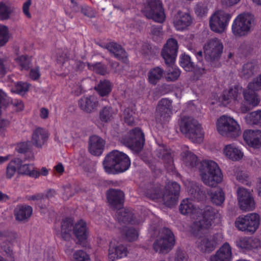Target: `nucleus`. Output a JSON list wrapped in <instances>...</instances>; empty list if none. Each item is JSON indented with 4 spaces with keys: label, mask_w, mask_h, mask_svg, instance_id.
I'll use <instances>...</instances> for the list:
<instances>
[{
    "label": "nucleus",
    "mask_w": 261,
    "mask_h": 261,
    "mask_svg": "<svg viewBox=\"0 0 261 261\" xmlns=\"http://www.w3.org/2000/svg\"><path fill=\"white\" fill-rule=\"evenodd\" d=\"M107 48L119 60H121L125 63L127 62L126 53L120 45L115 42H111L107 44Z\"/></svg>",
    "instance_id": "33"
},
{
    "label": "nucleus",
    "mask_w": 261,
    "mask_h": 261,
    "mask_svg": "<svg viewBox=\"0 0 261 261\" xmlns=\"http://www.w3.org/2000/svg\"><path fill=\"white\" fill-rule=\"evenodd\" d=\"M205 59L213 62L219 58L223 49V45L220 40L214 38L210 39L203 47Z\"/></svg>",
    "instance_id": "16"
},
{
    "label": "nucleus",
    "mask_w": 261,
    "mask_h": 261,
    "mask_svg": "<svg viewBox=\"0 0 261 261\" xmlns=\"http://www.w3.org/2000/svg\"><path fill=\"white\" fill-rule=\"evenodd\" d=\"M156 121L165 123L169 121L173 114L172 101L168 98H163L159 102L157 108Z\"/></svg>",
    "instance_id": "17"
},
{
    "label": "nucleus",
    "mask_w": 261,
    "mask_h": 261,
    "mask_svg": "<svg viewBox=\"0 0 261 261\" xmlns=\"http://www.w3.org/2000/svg\"><path fill=\"white\" fill-rule=\"evenodd\" d=\"M232 15L223 10L216 11L210 17V27L212 31L222 33L226 30Z\"/></svg>",
    "instance_id": "13"
},
{
    "label": "nucleus",
    "mask_w": 261,
    "mask_h": 261,
    "mask_svg": "<svg viewBox=\"0 0 261 261\" xmlns=\"http://www.w3.org/2000/svg\"><path fill=\"white\" fill-rule=\"evenodd\" d=\"M14 10L15 8L9 3L0 2V20L3 21L9 19Z\"/></svg>",
    "instance_id": "37"
},
{
    "label": "nucleus",
    "mask_w": 261,
    "mask_h": 261,
    "mask_svg": "<svg viewBox=\"0 0 261 261\" xmlns=\"http://www.w3.org/2000/svg\"><path fill=\"white\" fill-rule=\"evenodd\" d=\"M105 141L96 135H93L89 138V150L94 155H100L103 151Z\"/></svg>",
    "instance_id": "20"
},
{
    "label": "nucleus",
    "mask_w": 261,
    "mask_h": 261,
    "mask_svg": "<svg viewBox=\"0 0 261 261\" xmlns=\"http://www.w3.org/2000/svg\"><path fill=\"white\" fill-rule=\"evenodd\" d=\"M254 24V17L248 13L239 15L233 20L232 32L236 36L241 37L248 34Z\"/></svg>",
    "instance_id": "7"
},
{
    "label": "nucleus",
    "mask_w": 261,
    "mask_h": 261,
    "mask_svg": "<svg viewBox=\"0 0 261 261\" xmlns=\"http://www.w3.org/2000/svg\"><path fill=\"white\" fill-rule=\"evenodd\" d=\"M164 74V70L159 67L153 68L150 70L148 73L149 82L153 85H155L161 79Z\"/></svg>",
    "instance_id": "42"
},
{
    "label": "nucleus",
    "mask_w": 261,
    "mask_h": 261,
    "mask_svg": "<svg viewBox=\"0 0 261 261\" xmlns=\"http://www.w3.org/2000/svg\"><path fill=\"white\" fill-rule=\"evenodd\" d=\"M223 152L227 158L233 161H239L244 156L242 150L234 144L225 145L223 149Z\"/></svg>",
    "instance_id": "24"
},
{
    "label": "nucleus",
    "mask_w": 261,
    "mask_h": 261,
    "mask_svg": "<svg viewBox=\"0 0 261 261\" xmlns=\"http://www.w3.org/2000/svg\"><path fill=\"white\" fill-rule=\"evenodd\" d=\"M142 12L146 17L158 22L162 23L165 19V14L159 0H148Z\"/></svg>",
    "instance_id": "14"
},
{
    "label": "nucleus",
    "mask_w": 261,
    "mask_h": 261,
    "mask_svg": "<svg viewBox=\"0 0 261 261\" xmlns=\"http://www.w3.org/2000/svg\"><path fill=\"white\" fill-rule=\"evenodd\" d=\"M216 129L221 136L236 138L241 134V126L233 117L223 115L217 120Z\"/></svg>",
    "instance_id": "6"
},
{
    "label": "nucleus",
    "mask_w": 261,
    "mask_h": 261,
    "mask_svg": "<svg viewBox=\"0 0 261 261\" xmlns=\"http://www.w3.org/2000/svg\"><path fill=\"white\" fill-rule=\"evenodd\" d=\"M237 194L238 203L240 208L244 211L253 210L255 202L250 193L244 188H239L238 189Z\"/></svg>",
    "instance_id": "19"
},
{
    "label": "nucleus",
    "mask_w": 261,
    "mask_h": 261,
    "mask_svg": "<svg viewBox=\"0 0 261 261\" xmlns=\"http://www.w3.org/2000/svg\"><path fill=\"white\" fill-rule=\"evenodd\" d=\"M12 69L10 62L6 58L0 56V77L4 76Z\"/></svg>",
    "instance_id": "53"
},
{
    "label": "nucleus",
    "mask_w": 261,
    "mask_h": 261,
    "mask_svg": "<svg viewBox=\"0 0 261 261\" xmlns=\"http://www.w3.org/2000/svg\"><path fill=\"white\" fill-rule=\"evenodd\" d=\"M30 144L29 141L20 143L17 145L16 149L19 153L25 152L29 148Z\"/></svg>",
    "instance_id": "64"
},
{
    "label": "nucleus",
    "mask_w": 261,
    "mask_h": 261,
    "mask_svg": "<svg viewBox=\"0 0 261 261\" xmlns=\"http://www.w3.org/2000/svg\"><path fill=\"white\" fill-rule=\"evenodd\" d=\"M256 90H249L247 89L243 91V95L245 102L253 107L258 105L260 99L258 95L255 92Z\"/></svg>",
    "instance_id": "38"
},
{
    "label": "nucleus",
    "mask_w": 261,
    "mask_h": 261,
    "mask_svg": "<svg viewBox=\"0 0 261 261\" xmlns=\"http://www.w3.org/2000/svg\"><path fill=\"white\" fill-rule=\"evenodd\" d=\"M126 248L123 245L116 246L113 242L110 243L109 249V258L110 260L114 261L117 258L126 256Z\"/></svg>",
    "instance_id": "28"
},
{
    "label": "nucleus",
    "mask_w": 261,
    "mask_h": 261,
    "mask_svg": "<svg viewBox=\"0 0 261 261\" xmlns=\"http://www.w3.org/2000/svg\"><path fill=\"white\" fill-rule=\"evenodd\" d=\"M232 252L230 245L226 242L218 250L215 255L211 256V261H231Z\"/></svg>",
    "instance_id": "23"
},
{
    "label": "nucleus",
    "mask_w": 261,
    "mask_h": 261,
    "mask_svg": "<svg viewBox=\"0 0 261 261\" xmlns=\"http://www.w3.org/2000/svg\"><path fill=\"white\" fill-rule=\"evenodd\" d=\"M29 87L30 85L28 83L19 82L15 83L14 87L11 89V91L23 95L28 91Z\"/></svg>",
    "instance_id": "51"
},
{
    "label": "nucleus",
    "mask_w": 261,
    "mask_h": 261,
    "mask_svg": "<svg viewBox=\"0 0 261 261\" xmlns=\"http://www.w3.org/2000/svg\"><path fill=\"white\" fill-rule=\"evenodd\" d=\"M48 138V132L42 128H36L32 136V143L38 148H41L46 142Z\"/></svg>",
    "instance_id": "26"
},
{
    "label": "nucleus",
    "mask_w": 261,
    "mask_h": 261,
    "mask_svg": "<svg viewBox=\"0 0 261 261\" xmlns=\"http://www.w3.org/2000/svg\"><path fill=\"white\" fill-rule=\"evenodd\" d=\"M122 234L124 235L128 241L136 240L138 236V232L135 228L125 227L123 229Z\"/></svg>",
    "instance_id": "54"
},
{
    "label": "nucleus",
    "mask_w": 261,
    "mask_h": 261,
    "mask_svg": "<svg viewBox=\"0 0 261 261\" xmlns=\"http://www.w3.org/2000/svg\"><path fill=\"white\" fill-rule=\"evenodd\" d=\"M245 121L250 125L261 126V111H254L247 114L245 117Z\"/></svg>",
    "instance_id": "46"
},
{
    "label": "nucleus",
    "mask_w": 261,
    "mask_h": 261,
    "mask_svg": "<svg viewBox=\"0 0 261 261\" xmlns=\"http://www.w3.org/2000/svg\"><path fill=\"white\" fill-rule=\"evenodd\" d=\"M95 90L100 96L107 95L112 90V84L107 80L100 81L98 85L95 87Z\"/></svg>",
    "instance_id": "45"
},
{
    "label": "nucleus",
    "mask_w": 261,
    "mask_h": 261,
    "mask_svg": "<svg viewBox=\"0 0 261 261\" xmlns=\"http://www.w3.org/2000/svg\"><path fill=\"white\" fill-rule=\"evenodd\" d=\"M15 62L21 70H28L31 64V58L24 55L19 56L15 59Z\"/></svg>",
    "instance_id": "47"
},
{
    "label": "nucleus",
    "mask_w": 261,
    "mask_h": 261,
    "mask_svg": "<svg viewBox=\"0 0 261 261\" xmlns=\"http://www.w3.org/2000/svg\"><path fill=\"white\" fill-rule=\"evenodd\" d=\"M231 173L237 179H246L249 178V173L246 171H242L239 167H235Z\"/></svg>",
    "instance_id": "61"
},
{
    "label": "nucleus",
    "mask_w": 261,
    "mask_h": 261,
    "mask_svg": "<svg viewBox=\"0 0 261 261\" xmlns=\"http://www.w3.org/2000/svg\"><path fill=\"white\" fill-rule=\"evenodd\" d=\"M10 38L9 30L7 27L0 25V47L5 45Z\"/></svg>",
    "instance_id": "55"
},
{
    "label": "nucleus",
    "mask_w": 261,
    "mask_h": 261,
    "mask_svg": "<svg viewBox=\"0 0 261 261\" xmlns=\"http://www.w3.org/2000/svg\"><path fill=\"white\" fill-rule=\"evenodd\" d=\"M218 244L216 237L213 236L201 238L198 246L202 252L210 253L216 248Z\"/></svg>",
    "instance_id": "29"
},
{
    "label": "nucleus",
    "mask_w": 261,
    "mask_h": 261,
    "mask_svg": "<svg viewBox=\"0 0 261 261\" xmlns=\"http://www.w3.org/2000/svg\"><path fill=\"white\" fill-rule=\"evenodd\" d=\"M117 112L110 107H105L99 112V118L102 122H110L114 118Z\"/></svg>",
    "instance_id": "41"
},
{
    "label": "nucleus",
    "mask_w": 261,
    "mask_h": 261,
    "mask_svg": "<svg viewBox=\"0 0 261 261\" xmlns=\"http://www.w3.org/2000/svg\"><path fill=\"white\" fill-rule=\"evenodd\" d=\"M11 244L10 241H5L0 244L1 250L4 252L8 257L10 258L11 261H14L13 250L11 247Z\"/></svg>",
    "instance_id": "56"
},
{
    "label": "nucleus",
    "mask_w": 261,
    "mask_h": 261,
    "mask_svg": "<svg viewBox=\"0 0 261 261\" xmlns=\"http://www.w3.org/2000/svg\"><path fill=\"white\" fill-rule=\"evenodd\" d=\"M180 132L195 143L203 141L204 133L201 125L191 117L182 116L179 121Z\"/></svg>",
    "instance_id": "3"
},
{
    "label": "nucleus",
    "mask_w": 261,
    "mask_h": 261,
    "mask_svg": "<svg viewBox=\"0 0 261 261\" xmlns=\"http://www.w3.org/2000/svg\"><path fill=\"white\" fill-rule=\"evenodd\" d=\"M249 90H261V73L248 84Z\"/></svg>",
    "instance_id": "57"
},
{
    "label": "nucleus",
    "mask_w": 261,
    "mask_h": 261,
    "mask_svg": "<svg viewBox=\"0 0 261 261\" xmlns=\"http://www.w3.org/2000/svg\"><path fill=\"white\" fill-rule=\"evenodd\" d=\"M35 168L34 165L32 164H23L22 163L18 166L17 172L20 174L27 175L29 177L33 178L36 177V172H34Z\"/></svg>",
    "instance_id": "43"
},
{
    "label": "nucleus",
    "mask_w": 261,
    "mask_h": 261,
    "mask_svg": "<svg viewBox=\"0 0 261 261\" xmlns=\"http://www.w3.org/2000/svg\"><path fill=\"white\" fill-rule=\"evenodd\" d=\"M202 179H222L223 174L218 164L211 160H203L199 167Z\"/></svg>",
    "instance_id": "12"
},
{
    "label": "nucleus",
    "mask_w": 261,
    "mask_h": 261,
    "mask_svg": "<svg viewBox=\"0 0 261 261\" xmlns=\"http://www.w3.org/2000/svg\"><path fill=\"white\" fill-rule=\"evenodd\" d=\"M73 258L75 261H89L88 255L82 250L75 252L73 254Z\"/></svg>",
    "instance_id": "62"
},
{
    "label": "nucleus",
    "mask_w": 261,
    "mask_h": 261,
    "mask_svg": "<svg viewBox=\"0 0 261 261\" xmlns=\"http://www.w3.org/2000/svg\"><path fill=\"white\" fill-rule=\"evenodd\" d=\"M212 202L217 206H221L224 203L225 197V194L222 189L212 192L210 194Z\"/></svg>",
    "instance_id": "44"
},
{
    "label": "nucleus",
    "mask_w": 261,
    "mask_h": 261,
    "mask_svg": "<svg viewBox=\"0 0 261 261\" xmlns=\"http://www.w3.org/2000/svg\"><path fill=\"white\" fill-rule=\"evenodd\" d=\"M183 162L186 166L192 168L197 165V158L192 152L187 151L184 153Z\"/></svg>",
    "instance_id": "49"
},
{
    "label": "nucleus",
    "mask_w": 261,
    "mask_h": 261,
    "mask_svg": "<svg viewBox=\"0 0 261 261\" xmlns=\"http://www.w3.org/2000/svg\"><path fill=\"white\" fill-rule=\"evenodd\" d=\"M178 44L177 41L173 38L168 39L164 45L162 56L165 63L169 66L166 76L168 81H174L177 80L180 74L179 69L174 65L177 56Z\"/></svg>",
    "instance_id": "2"
},
{
    "label": "nucleus",
    "mask_w": 261,
    "mask_h": 261,
    "mask_svg": "<svg viewBox=\"0 0 261 261\" xmlns=\"http://www.w3.org/2000/svg\"><path fill=\"white\" fill-rule=\"evenodd\" d=\"M243 138L248 145L258 148L261 145V130H246L243 133Z\"/></svg>",
    "instance_id": "21"
},
{
    "label": "nucleus",
    "mask_w": 261,
    "mask_h": 261,
    "mask_svg": "<svg viewBox=\"0 0 261 261\" xmlns=\"http://www.w3.org/2000/svg\"><path fill=\"white\" fill-rule=\"evenodd\" d=\"M184 184L187 187L189 194L194 199L198 201H202L205 199L206 197L205 193L197 185L194 180H186Z\"/></svg>",
    "instance_id": "25"
},
{
    "label": "nucleus",
    "mask_w": 261,
    "mask_h": 261,
    "mask_svg": "<svg viewBox=\"0 0 261 261\" xmlns=\"http://www.w3.org/2000/svg\"><path fill=\"white\" fill-rule=\"evenodd\" d=\"M192 18L191 16L187 13L178 12L175 16L173 20V25L177 31H182L186 29L191 24Z\"/></svg>",
    "instance_id": "22"
},
{
    "label": "nucleus",
    "mask_w": 261,
    "mask_h": 261,
    "mask_svg": "<svg viewBox=\"0 0 261 261\" xmlns=\"http://www.w3.org/2000/svg\"><path fill=\"white\" fill-rule=\"evenodd\" d=\"M179 210L183 215H189L194 212L195 207L191 202L189 201L188 199H184L179 206Z\"/></svg>",
    "instance_id": "50"
},
{
    "label": "nucleus",
    "mask_w": 261,
    "mask_h": 261,
    "mask_svg": "<svg viewBox=\"0 0 261 261\" xmlns=\"http://www.w3.org/2000/svg\"><path fill=\"white\" fill-rule=\"evenodd\" d=\"M108 205L113 210H120L123 206L124 193L120 190L110 189L106 192Z\"/></svg>",
    "instance_id": "18"
},
{
    "label": "nucleus",
    "mask_w": 261,
    "mask_h": 261,
    "mask_svg": "<svg viewBox=\"0 0 261 261\" xmlns=\"http://www.w3.org/2000/svg\"><path fill=\"white\" fill-rule=\"evenodd\" d=\"M121 142L133 152L139 153L144 145V134L140 128L136 127L130 130L127 136L123 137Z\"/></svg>",
    "instance_id": "8"
},
{
    "label": "nucleus",
    "mask_w": 261,
    "mask_h": 261,
    "mask_svg": "<svg viewBox=\"0 0 261 261\" xmlns=\"http://www.w3.org/2000/svg\"><path fill=\"white\" fill-rule=\"evenodd\" d=\"M21 163V160L19 159H15L12 160L8 165L6 169V175L9 178H11L15 175L16 168Z\"/></svg>",
    "instance_id": "48"
},
{
    "label": "nucleus",
    "mask_w": 261,
    "mask_h": 261,
    "mask_svg": "<svg viewBox=\"0 0 261 261\" xmlns=\"http://www.w3.org/2000/svg\"><path fill=\"white\" fill-rule=\"evenodd\" d=\"M33 209L31 206L18 205L14 209V216L17 221L27 222L32 214Z\"/></svg>",
    "instance_id": "27"
},
{
    "label": "nucleus",
    "mask_w": 261,
    "mask_h": 261,
    "mask_svg": "<svg viewBox=\"0 0 261 261\" xmlns=\"http://www.w3.org/2000/svg\"><path fill=\"white\" fill-rule=\"evenodd\" d=\"M117 220L120 224H135L134 214L128 209L120 210L117 213Z\"/></svg>",
    "instance_id": "35"
},
{
    "label": "nucleus",
    "mask_w": 261,
    "mask_h": 261,
    "mask_svg": "<svg viewBox=\"0 0 261 261\" xmlns=\"http://www.w3.org/2000/svg\"><path fill=\"white\" fill-rule=\"evenodd\" d=\"M208 12V8L205 4L199 3L195 8V12L199 17H202L206 15Z\"/></svg>",
    "instance_id": "59"
},
{
    "label": "nucleus",
    "mask_w": 261,
    "mask_h": 261,
    "mask_svg": "<svg viewBox=\"0 0 261 261\" xmlns=\"http://www.w3.org/2000/svg\"><path fill=\"white\" fill-rule=\"evenodd\" d=\"M260 217L257 213H250L242 217H238L235 221V226L242 231L253 233L258 228Z\"/></svg>",
    "instance_id": "11"
},
{
    "label": "nucleus",
    "mask_w": 261,
    "mask_h": 261,
    "mask_svg": "<svg viewBox=\"0 0 261 261\" xmlns=\"http://www.w3.org/2000/svg\"><path fill=\"white\" fill-rule=\"evenodd\" d=\"M79 106L85 112L91 113L97 107L98 101L94 96L84 97L79 101Z\"/></svg>",
    "instance_id": "30"
},
{
    "label": "nucleus",
    "mask_w": 261,
    "mask_h": 261,
    "mask_svg": "<svg viewBox=\"0 0 261 261\" xmlns=\"http://www.w3.org/2000/svg\"><path fill=\"white\" fill-rule=\"evenodd\" d=\"M151 33L153 40L159 41L163 38V31L161 25L152 26L151 29Z\"/></svg>",
    "instance_id": "60"
},
{
    "label": "nucleus",
    "mask_w": 261,
    "mask_h": 261,
    "mask_svg": "<svg viewBox=\"0 0 261 261\" xmlns=\"http://www.w3.org/2000/svg\"><path fill=\"white\" fill-rule=\"evenodd\" d=\"M242 88L239 85L234 84L228 90L224 91L222 95L219 98V102L224 106H229L240 112L245 113L249 109L242 104Z\"/></svg>",
    "instance_id": "4"
},
{
    "label": "nucleus",
    "mask_w": 261,
    "mask_h": 261,
    "mask_svg": "<svg viewBox=\"0 0 261 261\" xmlns=\"http://www.w3.org/2000/svg\"><path fill=\"white\" fill-rule=\"evenodd\" d=\"M196 220L193 224V228L197 231L209 229L214 221L219 218V211L210 205H207L197 212Z\"/></svg>",
    "instance_id": "5"
},
{
    "label": "nucleus",
    "mask_w": 261,
    "mask_h": 261,
    "mask_svg": "<svg viewBox=\"0 0 261 261\" xmlns=\"http://www.w3.org/2000/svg\"><path fill=\"white\" fill-rule=\"evenodd\" d=\"M156 155L160 158L164 160L167 164L171 166L173 164V156L170 149L164 144L160 145L156 149Z\"/></svg>",
    "instance_id": "39"
},
{
    "label": "nucleus",
    "mask_w": 261,
    "mask_h": 261,
    "mask_svg": "<svg viewBox=\"0 0 261 261\" xmlns=\"http://www.w3.org/2000/svg\"><path fill=\"white\" fill-rule=\"evenodd\" d=\"M258 70L257 65L254 62L245 64L240 72V76L244 79H248Z\"/></svg>",
    "instance_id": "36"
},
{
    "label": "nucleus",
    "mask_w": 261,
    "mask_h": 261,
    "mask_svg": "<svg viewBox=\"0 0 261 261\" xmlns=\"http://www.w3.org/2000/svg\"><path fill=\"white\" fill-rule=\"evenodd\" d=\"M32 4L31 0H27L22 5V12L24 15L28 18H31V14L30 12V8Z\"/></svg>",
    "instance_id": "63"
},
{
    "label": "nucleus",
    "mask_w": 261,
    "mask_h": 261,
    "mask_svg": "<svg viewBox=\"0 0 261 261\" xmlns=\"http://www.w3.org/2000/svg\"><path fill=\"white\" fill-rule=\"evenodd\" d=\"M88 68L94 72L101 75H105L107 73L106 67L100 63L94 64H88Z\"/></svg>",
    "instance_id": "58"
},
{
    "label": "nucleus",
    "mask_w": 261,
    "mask_h": 261,
    "mask_svg": "<svg viewBox=\"0 0 261 261\" xmlns=\"http://www.w3.org/2000/svg\"><path fill=\"white\" fill-rule=\"evenodd\" d=\"M130 160L127 154L117 150L110 152L103 161L105 172L117 174L126 171L130 167Z\"/></svg>",
    "instance_id": "1"
},
{
    "label": "nucleus",
    "mask_w": 261,
    "mask_h": 261,
    "mask_svg": "<svg viewBox=\"0 0 261 261\" xmlns=\"http://www.w3.org/2000/svg\"><path fill=\"white\" fill-rule=\"evenodd\" d=\"M174 243L173 233L169 228L164 227L160 230L159 238L153 243V247L155 252L166 253L172 249Z\"/></svg>",
    "instance_id": "9"
},
{
    "label": "nucleus",
    "mask_w": 261,
    "mask_h": 261,
    "mask_svg": "<svg viewBox=\"0 0 261 261\" xmlns=\"http://www.w3.org/2000/svg\"><path fill=\"white\" fill-rule=\"evenodd\" d=\"M140 187L143 190L144 195L148 198L152 200H156L163 203L164 205V185L155 180H146L142 182Z\"/></svg>",
    "instance_id": "10"
},
{
    "label": "nucleus",
    "mask_w": 261,
    "mask_h": 261,
    "mask_svg": "<svg viewBox=\"0 0 261 261\" xmlns=\"http://www.w3.org/2000/svg\"><path fill=\"white\" fill-rule=\"evenodd\" d=\"M180 65L187 71H194L196 74L204 73V68H198L195 70V67L191 61V58L189 56L182 54L180 57Z\"/></svg>",
    "instance_id": "34"
},
{
    "label": "nucleus",
    "mask_w": 261,
    "mask_h": 261,
    "mask_svg": "<svg viewBox=\"0 0 261 261\" xmlns=\"http://www.w3.org/2000/svg\"><path fill=\"white\" fill-rule=\"evenodd\" d=\"M236 243L240 248L250 250L257 247L259 244V241L257 239L243 237L237 240Z\"/></svg>",
    "instance_id": "32"
},
{
    "label": "nucleus",
    "mask_w": 261,
    "mask_h": 261,
    "mask_svg": "<svg viewBox=\"0 0 261 261\" xmlns=\"http://www.w3.org/2000/svg\"><path fill=\"white\" fill-rule=\"evenodd\" d=\"M134 106L132 105L123 111V118L125 123L128 125H133L135 122Z\"/></svg>",
    "instance_id": "52"
},
{
    "label": "nucleus",
    "mask_w": 261,
    "mask_h": 261,
    "mask_svg": "<svg viewBox=\"0 0 261 261\" xmlns=\"http://www.w3.org/2000/svg\"><path fill=\"white\" fill-rule=\"evenodd\" d=\"M73 232L80 243L86 240L88 236L86 222L80 220L76 223L73 228Z\"/></svg>",
    "instance_id": "31"
},
{
    "label": "nucleus",
    "mask_w": 261,
    "mask_h": 261,
    "mask_svg": "<svg viewBox=\"0 0 261 261\" xmlns=\"http://www.w3.org/2000/svg\"><path fill=\"white\" fill-rule=\"evenodd\" d=\"M164 205L172 207L177 204L180 191V186L176 181L169 180L164 185Z\"/></svg>",
    "instance_id": "15"
},
{
    "label": "nucleus",
    "mask_w": 261,
    "mask_h": 261,
    "mask_svg": "<svg viewBox=\"0 0 261 261\" xmlns=\"http://www.w3.org/2000/svg\"><path fill=\"white\" fill-rule=\"evenodd\" d=\"M73 220L67 218L63 220L61 224V235L64 240H68L70 238V232L73 230Z\"/></svg>",
    "instance_id": "40"
}]
</instances>
